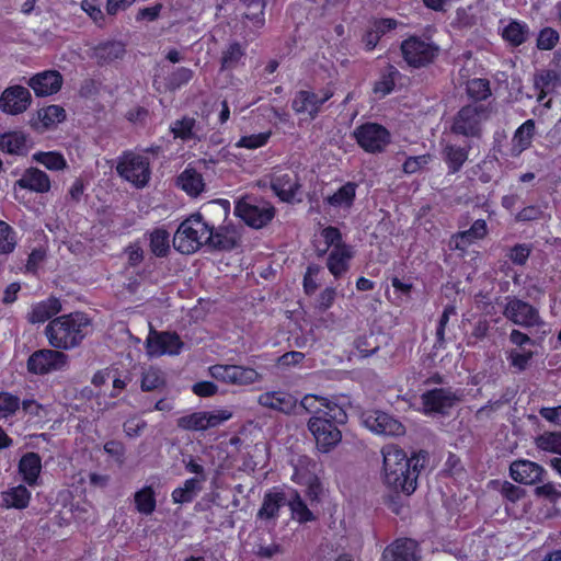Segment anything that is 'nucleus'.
<instances>
[{
  "label": "nucleus",
  "instance_id": "52",
  "mask_svg": "<svg viewBox=\"0 0 561 561\" xmlns=\"http://www.w3.org/2000/svg\"><path fill=\"white\" fill-rule=\"evenodd\" d=\"M20 398L5 391L0 392V420L13 415L20 408Z\"/></svg>",
  "mask_w": 561,
  "mask_h": 561
},
{
  "label": "nucleus",
  "instance_id": "25",
  "mask_svg": "<svg viewBox=\"0 0 561 561\" xmlns=\"http://www.w3.org/2000/svg\"><path fill=\"white\" fill-rule=\"evenodd\" d=\"M16 185L36 193H46L50 190V180L44 171L37 168H28L16 181Z\"/></svg>",
  "mask_w": 561,
  "mask_h": 561
},
{
  "label": "nucleus",
  "instance_id": "63",
  "mask_svg": "<svg viewBox=\"0 0 561 561\" xmlns=\"http://www.w3.org/2000/svg\"><path fill=\"white\" fill-rule=\"evenodd\" d=\"M321 236L323 237L328 248L333 247V249H336L341 248L342 245H347L345 242H343L342 233L336 227L329 226L324 228L321 232Z\"/></svg>",
  "mask_w": 561,
  "mask_h": 561
},
{
  "label": "nucleus",
  "instance_id": "11",
  "mask_svg": "<svg viewBox=\"0 0 561 561\" xmlns=\"http://www.w3.org/2000/svg\"><path fill=\"white\" fill-rule=\"evenodd\" d=\"M68 363V355L49 348L35 351L27 359V370L35 375H45L61 370Z\"/></svg>",
  "mask_w": 561,
  "mask_h": 561
},
{
  "label": "nucleus",
  "instance_id": "32",
  "mask_svg": "<svg viewBox=\"0 0 561 561\" xmlns=\"http://www.w3.org/2000/svg\"><path fill=\"white\" fill-rule=\"evenodd\" d=\"M470 146L459 147L456 145H446L443 149V159L448 165L449 173L460 171L468 160Z\"/></svg>",
  "mask_w": 561,
  "mask_h": 561
},
{
  "label": "nucleus",
  "instance_id": "42",
  "mask_svg": "<svg viewBox=\"0 0 561 561\" xmlns=\"http://www.w3.org/2000/svg\"><path fill=\"white\" fill-rule=\"evenodd\" d=\"M529 35V28L526 24L512 21L503 28L502 36L513 46H519L525 43Z\"/></svg>",
  "mask_w": 561,
  "mask_h": 561
},
{
  "label": "nucleus",
  "instance_id": "33",
  "mask_svg": "<svg viewBox=\"0 0 561 561\" xmlns=\"http://www.w3.org/2000/svg\"><path fill=\"white\" fill-rule=\"evenodd\" d=\"M0 149L10 154H23L27 151V137L22 131H10L0 136Z\"/></svg>",
  "mask_w": 561,
  "mask_h": 561
},
{
  "label": "nucleus",
  "instance_id": "8",
  "mask_svg": "<svg viewBox=\"0 0 561 561\" xmlns=\"http://www.w3.org/2000/svg\"><path fill=\"white\" fill-rule=\"evenodd\" d=\"M354 137L366 152L380 153L390 144V133L377 123H365L354 129Z\"/></svg>",
  "mask_w": 561,
  "mask_h": 561
},
{
  "label": "nucleus",
  "instance_id": "38",
  "mask_svg": "<svg viewBox=\"0 0 561 561\" xmlns=\"http://www.w3.org/2000/svg\"><path fill=\"white\" fill-rule=\"evenodd\" d=\"M201 480L197 478L187 479L183 486L176 488L172 492V500L176 504L190 503L194 500L196 494L201 491Z\"/></svg>",
  "mask_w": 561,
  "mask_h": 561
},
{
  "label": "nucleus",
  "instance_id": "44",
  "mask_svg": "<svg viewBox=\"0 0 561 561\" xmlns=\"http://www.w3.org/2000/svg\"><path fill=\"white\" fill-rule=\"evenodd\" d=\"M33 159L51 171L65 170L68 167L64 156L56 151H39L33 156Z\"/></svg>",
  "mask_w": 561,
  "mask_h": 561
},
{
  "label": "nucleus",
  "instance_id": "45",
  "mask_svg": "<svg viewBox=\"0 0 561 561\" xmlns=\"http://www.w3.org/2000/svg\"><path fill=\"white\" fill-rule=\"evenodd\" d=\"M537 448L561 455V432H545L536 440Z\"/></svg>",
  "mask_w": 561,
  "mask_h": 561
},
{
  "label": "nucleus",
  "instance_id": "29",
  "mask_svg": "<svg viewBox=\"0 0 561 561\" xmlns=\"http://www.w3.org/2000/svg\"><path fill=\"white\" fill-rule=\"evenodd\" d=\"M488 233V226L484 219H477L470 229L458 232L454 236L455 248L465 250L474 240L483 239Z\"/></svg>",
  "mask_w": 561,
  "mask_h": 561
},
{
  "label": "nucleus",
  "instance_id": "40",
  "mask_svg": "<svg viewBox=\"0 0 561 561\" xmlns=\"http://www.w3.org/2000/svg\"><path fill=\"white\" fill-rule=\"evenodd\" d=\"M320 404L323 407L322 414L319 415L320 417L327 419L330 423H333L337 427L340 425H344L347 422L346 412L335 402H332L327 398H321Z\"/></svg>",
  "mask_w": 561,
  "mask_h": 561
},
{
  "label": "nucleus",
  "instance_id": "13",
  "mask_svg": "<svg viewBox=\"0 0 561 561\" xmlns=\"http://www.w3.org/2000/svg\"><path fill=\"white\" fill-rule=\"evenodd\" d=\"M503 314L513 323L524 328L543 324L539 311L530 304L518 298H513L506 304Z\"/></svg>",
  "mask_w": 561,
  "mask_h": 561
},
{
  "label": "nucleus",
  "instance_id": "54",
  "mask_svg": "<svg viewBox=\"0 0 561 561\" xmlns=\"http://www.w3.org/2000/svg\"><path fill=\"white\" fill-rule=\"evenodd\" d=\"M15 233L10 225L0 220V252L9 254L15 248Z\"/></svg>",
  "mask_w": 561,
  "mask_h": 561
},
{
  "label": "nucleus",
  "instance_id": "4",
  "mask_svg": "<svg viewBox=\"0 0 561 561\" xmlns=\"http://www.w3.org/2000/svg\"><path fill=\"white\" fill-rule=\"evenodd\" d=\"M234 215L249 227L261 229L272 221L275 208L262 198L245 195L236 202Z\"/></svg>",
  "mask_w": 561,
  "mask_h": 561
},
{
  "label": "nucleus",
  "instance_id": "62",
  "mask_svg": "<svg viewBox=\"0 0 561 561\" xmlns=\"http://www.w3.org/2000/svg\"><path fill=\"white\" fill-rule=\"evenodd\" d=\"M534 492L536 496L545 499L551 503H556L561 500V491L551 482L536 486Z\"/></svg>",
  "mask_w": 561,
  "mask_h": 561
},
{
  "label": "nucleus",
  "instance_id": "58",
  "mask_svg": "<svg viewBox=\"0 0 561 561\" xmlns=\"http://www.w3.org/2000/svg\"><path fill=\"white\" fill-rule=\"evenodd\" d=\"M204 412L206 431L221 425L224 422L230 420L232 416V413L228 410H215Z\"/></svg>",
  "mask_w": 561,
  "mask_h": 561
},
{
  "label": "nucleus",
  "instance_id": "14",
  "mask_svg": "<svg viewBox=\"0 0 561 561\" xmlns=\"http://www.w3.org/2000/svg\"><path fill=\"white\" fill-rule=\"evenodd\" d=\"M321 95L312 91L300 90L296 93L291 107L297 114L308 113L311 119H314L320 113L321 105L329 101L334 91L327 87L320 91Z\"/></svg>",
  "mask_w": 561,
  "mask_h": 561
},
{
  "label": "nucleus",
  "instance_id": "37",
  "mask_svg": "<svg viewBox=\"0 0 561 561\" xmlns=\"http://www.w3.org/2000/svg\"><path fill=\"white\" fill-rule=\"evenodd\" d=\"M535 121L527 119L516 130L513 137L514 147L513 150L516 151L515 154L520 153L530 147L533 137L535 135Z\"/></svg>",
  "mask_w": 561,
  "mask_h": 561
},
{
  "label": "nucleus",
  "instance_id": "10",
  "mask_svg": "<svg viewBox=\"0 0 561 561\" xmlns=\"http://www.w3.org/2000/svg\"><path fill=\"white\" fill-rule=\"evenodd\" d=\"M308 430L316 439L317 448L321 453H329L342 440L341 430L327 419L313 415L308 421Z\"/></svg>",
  "mask_w": 561,
  "mask_h": 561
},
{
  "label": "nucleus",
  "instance_id": "21",
  "mask_svg": "<svg viewBox=\"0 0 561 561\" xmlns=\"http://www.w3.org/2000/svg\"><path fill=\"white\" fill-rule=\"evenodd\" d=\"M28 85L36 96H48L61 89L62 76L57 70H46L33 76L28 80Z\"/></svg>",
  "mask_w": 561,
  "mask_h": 561
},
{
  "label": "nucleus",
  "instance_id": "41",
  "mask_svg": "<svg viewBox=\"0 0 561 561\" xmlns=\"http://www.w3.org/2000/svg\"><path fill=\"white\" fill-rule=\"evenodd\" d=\"M245 7L243 16L252 22L255 27H262L264 25V10L266 7L265 0H240Z\"/></svg>",
  "mask_w": 561,
  "mask_h": 561
},
{
  "label": "nucleus",
  "instance_id": "24",
  "mask_svg": "<svg viewBox=\"0 0 561 561\" xmlns=\"http://www.w3.org/2000/svg\"><path fill=\"white\" fill-rule=\"evenodd\" d=\"M271 187L283 202H290L300 187L299 179L295 172L275 173Z\"/></svg>",
  "mask_w": 561,
  "mask_h": 561
},
{
  "label": "nucleus",
  "instance_id": "23",
  "mask_svg": "<svg viewBox=\"0 0 561 561\" xmlns=\"http://www.w3.org/2000/svg\"><path fill=\"white\" fill-rule=\"evenodd\" d=\"M126 54L125 44L119 41L103 42L92 48L90 57L99 66L110 65L115 60L123 59Z\"/></svg>",
  "mask_w": 561,
  "mask_h": 561
},
{
  "label": "nucleus",
  "instance_id": "64",
  "mask_svg": "<svg viewBox=\"0 0 561 561\" xmlns=\"http://www.w3.org/2000/svg\"><path fill=\"white\" fill-rule=\"evenodd\" d=\"M500 492L506 500H508L513 503H515L516 501H518L519 499L525 496V493H526L524 489H522L520 486H517L508 481H504L501 484Z\"/></svg>",
  "mask_w": 561,
  "mask_h": 561
},
{
  "label": "nucleus",
  "instance_id": "9",
  "mask_svg": "<svg viewBox=\"0 0 561 561\" xmlns=\"http://www.w3.org/2000/svg\"><path fill=\"white\" fill-rule=\"evenodd\" d=\"M117 173L137 187H144L150 180L149 160L133 152L125 153L116 167Z\"/></svg>",
  "mask_w": 561,
  "mask_h": 561
},
{
  "label": "nucleus",
  "instance_id": "2",
  "mask_svg": "<svg viewBox=\"0 0 561 561\" xmlns=\"http://www.w3.org/2000/svg\"><path fill=\"white\" fill-rule=\"evenodd\" d=\"M91 319L84 312H71L53 319L45 328L49 344L58 350H71L88 335Z\"/></svg>",
  "mask_w": 561,
  "mask_h": 561
},
{
  "label": "nucleus",
  "instance_id": "35",
  "mask_svg": "<svg viewBox=\"0 0 561 561\" xmlns=\"http://www.w3.org/2000/svg\"><path fill=\"white\" fill-rule=\"evenodd\" d=\"M286 503L283 492H270L264 495L261 508L257 512L259 518H274L278 515L279 508Z\"/></svg>",
  "mask_w": 561,
  "mask_h": 561
},
{
  "label": "nucleus",
  "instance_id": "19",
  "mask_svg": "<svg viewBox=\"0 0 561 561\" xmlns=\"http://www.w3.org/2000/svg\"><path fill=\"white\" fill-rule=\"evenodd\" d=\"M32 101L30 91L22 85L7 88L0 96V108L8 114L16 115L27 110Z\"/></svg>",
  "mask_w": 561,
  "mask_h": 561
},
{
  "label": "nucleus",
  "instance_id": "61",
  "mask_svg": "<svg viewBox=\"0 0 561 561\" xmlns=\"http://www.w3.org/2000/svg\"><path fill=\"white\" fill-rule=\"evenodd\" d=\"M530 253H531L530 245L525 244V243H519V244H516L513 248H511L507 256L514 264L525 265Z\"/></svg>",
  "mask_w": 561,
  "mask_h": 561
},
{
  "label": "nucleus",
  "instance_id": "34",
  "mask_svg": "<svg viewBox=\"0 0 561 561\" xmlns=\"http://www.w3.org/2000/svg\"><path fill=\"white\" fill-rule=\"evenodd\" d=\"M2 504L7 508L23 510L27 507L31 493L26 486L20 484L2 492Z\"/></svg>",
  "mask_w": 561,
  "mask_h": 561
},
{
  "label": "nucleus",
  "instance_id": "39",
  "mask_svg": "<svg viewBox=\"0 0 561 561\" xmlns=\"http://www.w3.org/2000/svg\"><path fill=\"white\" fill-rule=\"evenodd\" d=\"M172 133L175 138H181L183 140L198 138L199 127L196 124L195 118L184 116L181 119H178L173 123L171 127Z\"/></svg>",
  "mask_w": 561,
  "mask_h": 561
},
{
  "label": "nucleus",
  "instance_id": "31",
  "mask_svg": "<svg viewBox=\"0 0 561 561\" xmlns=\"http://www.w3.org/2000/svg\"><path fill=\"white\" fill-rule=\"evenodd\" d=\"M560 77L556 70L547 69L534 76V88L539 91L537 101L542 100L551 93L558 85Z\"/></svg>",
  "mask_w": 561,
  "mask_h": 561
},
{
  "label": "nucleus",
  "instance_id": "48",
  "mask_svg": "<svg viewBox=\"0 0 561 561\" xmlns=\"http://www.w3.org/2000/svg\"><path fill=\"white\" fill-rule=\"evenodd\" d=\"M169 233L163 229H156L150 234V250L157 256H165L169 252Z\"/></svg>",
  "mask_w": 561,
  "mask_h": 561
},
{
  "label": "nucleus",
  "instance_id": "7",
  "mask_svg": "<svg viewBox=\"0 0 561 561\" xmlns=\"http://www.w3.org/2000/svg\"><path fill=\"white\" fill-rule=\"evenodd\" d=\"M208 371L214 379L232 386H250L263 378L254 368L240 365L216 364Z\"/></svg>",
  "mask_w": 561,
  "mask_h": 561
},
{
  "label": "nucleus",
  "instance_id": "22",
  "mask_svg": "<svg viewBox=\"0 0 561 561\" xmlns=\"http://www.w3.org/2000/svg\"><path fill=\"white\" fill-rule=\"evenodd\" d=\"M416 548L412 539H397L383 550L381 561H416Z\"/></svg>",
  "mask_w": 561,
  "mask_h": 561
},
{
  "label": "nucleus",
  "instance_id": "28",
  "mask_svg": "<svg viewBox=\"0 0 561 561\" xmlns=\"http://www.w3.org/2000/svg\"><path fill=\"white\" fill-rule=\"evenodd\" d=\"M42 470V459L38 454L30 451L19 461V472L28 485H34Z\"/></svg>",
  "mask_w": 561,
  "mask_h": 561
},
{
  "label": "nucleus",
  "instance_id": "18",
  "mask_svg": "<svg viewBox=\"0 0 561 561\" xmlns=\"http://www.w3.org/2000/svg\"><path fill=\"white\" fill-rule=\"evenodd\" d=\"M257 403L268 410L283 414H299L298 401L289 392L286 391H266L259 396Z\"/></svg>",
  "mask_w": 561,
  "mask_h": 561
},
{
  "label": "nucleus",
  "instance_id": "51",
  "mask_svg": "<svg viewBox=\"0 0 561 561\" xmlns=\"http://www.w3.org/2000/svg\"><path fill=\"white\" fill-rule=\"evenodd\" d=\"M38 118L45 127H49L62 122L66 118V112L59 105H49L38 111Z\"/></svg>",
  "mask_w": 561,
  "mask_h": 561
},
{
  "label": "nucleus",
  "instance_id": "5",
  "mask_svg": "<svg viewBox=\"0 0 561 561\" xmlns=\"http://www.w3.org/2000/svg\"><path fill=\"white\" fill-rule=\"evenodd\" d=\"M488 117L486 106L482 104L466 105L455 115L450 130L453 134L466 138H480L482 136V124Z\"/></svg>",
  "mask_w": 561,
  "mask_h": 561
},
{
  "label": "nucleus",
  "instance_id": "53",
  "mask_svg": "<svg viewBox=\"0 0 561 561\" xmlns=\"http://www.w3.org/2000/svg\"><path fill=\"white\" fill-rule=\"evenodd\" d=\"M399 75V71L393 66H388L387 73H383L374 85V92L380 93L382 96L389 94L394 88V79L396 76Z\"/></svg>",
  "mask_w": 561,
  "mask_h": 561
},
{
  "label": "nucleus",
  "instance_id": "15",
  "mask_svg": "<svg viewBox=\"0 0 561 561\" xmlns=\"http://www.w3.org/2000/svg\"><path fill=\"white\" fill-rule=\"evenodd\" d=\"M362 421L369 431L377 434L399 436L404 433V426L382 411H365L362 413Z\"/></svg>",
  "mask_w": 561,
  "mask_h": 561
},
{
  "label": "nucleus",
  "instance_id": "36",
  "mask_svg": "<svg viewBox=\"0 0 561 561\" xmlns=\"http://www.w3.org/2000/svg\"><path fill=\"white\" fill-rule=\"evenodd\" d=\"M136 510L146 516L151 515L157 507L156 492L151 485H146L134 495Z\"/></svg>",
  "mask_w": 561,
  "mask_h": 561
},
{
  "label": "nucleus",
  "instance_id": "17",
  "mask_svg": "<svg viewBox=\"0 0 561 561\" xmlns=\"http://www.w3.org/2000/svg\"><path fill=\"white\" fill-rule=\"evenodd\" d=\"M209 248L218 251H231L241 242L239 229L233 225L220 226L217 229L209 226V232L206 239Z\"/></svg>",
  "mask_w": 561,
  "mask_h": 561
},
{
  "label": "nucleus",
  "instance_id": "3",
  "mask_svg": "<svg viewBox=\"0 0 561 561\" xmlns=\"http://www.w3.org/2000/svg\"><path fill=\"white\" fill-rule=\"evenodd\" d=\"M209 225L202 214L195 213L186 218L178 228L173 237V247L183 254H192L206 245Z\"/></svg>",
  "mask_w": 561,
  "mask_h": 561
},
{
  "label": "nucleus",
  "instance_id": "12",
  "mask_svg": "<svg viewBox=\"0 0 561 561\" xmlns=\"http://www.w3.org/2000/svg\"><path fill=\"white\" fill-rule=\"evenodd\" d=\"M183 346L184 343L175 332L151 330L146 340L147 353L150 356L179 355Z\"/></svg>",
  "mask_w": 561,
  "mask_h": 561
},
{
  "label": "nucleus",
  "instance_id": "26",
  "mask_svg": "<svg viewBox=\"0 0 561 561\" xmlns=\"http://www.w3.org/2000/svg\"><path fill=\"white\" fill-rule=\"evenodd\" d=\"M353 254L351 245H342L341 248L332 249L328 256L327 266L335 278L341 277L348 271Z\"/></svg>",
  "mask_w": 561,
  "mask_h": 561
},
{
  "label": "nucleus",
  "instance_id": "56",
  "mask_svg": "<svg viewBox=\"0 0 561 561\" xmlns=\"http://www.w3.org/2000/svg\"><path fill=\"white\" fill-rule=\"evenodd\" d=\"M322 397L306 394L300 402H298L297 411L299 414L300 411H305L307 413H312L313 415H321L323 411V407L320 404V399Z\"/></svg>",
  "mask_w": 561,
  "mask_h": 561
},
{
  "label": "nucleus",
  "instance_id": "6",
  "mask_svg": "<svg viewBox=\"0 0 561 561\" xmlns=\"http://www.w3.org/2000/svg\"><path fill=\"white\" fill-rule=\"evenodd\" d=\"M404 61L413 68L432 64L439 54V46L428 37L410 36L400 46Z\"/></svg>",
  "mask_w": 561,
  "mask_h": 561
},
{
  "label": "nucleus",
  "instance_id": "59",
  "mask_svg": "<svg viewBox=\"0 0 561 561\" xmlns=\"http://www.w3.org/2000/svg\"><path fill=\"white\" fill-rule=\"evenodd\" d=\"M193 78V71L185 67H180L173 71L168 79V87L172 90L179 89Z\"/></svg>",
  "mask_w": 561,
  "mask_h": 561
},
{
  "label": "nucleus",
  "instance_id": "50",
  "mask_svg": "<svg viewBox=\"0 0 561 561\" xmlns=\"http://www.w3.org/2000/svg\"><path fill=\"white\" fill-rule=\"evenodd\" d=\"M455 314H456V307L454 305H447L444 308V311L438 320V325H437L436 333H435L436 341L434 344V348L439 350V348L445 347V342H446L445 329L449 322L450 316H455Z\"/></svg>",
  "mask_w": 561,
  "mask_h": 561
},
{
  "label": "nucleus",
  "instance_id": "16",
  "mask_svg": "<svg viewBox=\"0 0 561 561\" xmlns=\"http://www.w3.org/2000/svg\"><path fill=\"white\" fill-rule=\"evenodd\" d=\"M426 413L446 414L460 398L449 388H436L421 397Z\"/></svg>",
  "mask_w": 561,
  "mask_h": 561
},
{
  "label": "nucleus",
  "instance_id": "55",
  "mask_svg": "<svg viewBox=\"0 0 561 561\" xmlns=\"http://www.w3.org/2000/svg\"><path fill=\"white\" fill-rule=\"evenodd\" d=\"M559 42V33L552 27H545L537 37V47L540 50H550Z\"/></svg>",
  "mask_w": 561,
  "mask_h": 561
},
{
  "label": "nucleus",
  "instance_id": "60",
  "mask_svg": "<svg viewBox=\"0 0 561 561\" xmlns=\"http://www.w3.org/2000/svg\"><path fill=\"white\" fill-rule=\"evenodd\" d=\"M270 136H271L270 131L254 134V135H250V136H243L240 138L237 146L242 147V148H248V149H256V148L264 146L267 142Z\"/></svg>",
  "mask_w": 561,
  "mask_h": 561
},
{
  "label": "nucleus",
  "instance_id": "27",
  "mask_svg": "<svg viewBox=\"0 0 561 561\" xmlns=\"http://www.w3.org/2000/svg\"><path fill=\"white\" fill-rule=\"evenodd\" d=\"M61 310L59 299L50 297L47 300L41 301L32 307L31 312L27 314L28 322L43 323L56 316Z\"/></svg>",
  "mask_w": 561,
  "mask_h": 561
},
{
  "label": "nucleus",
  "instance_id": "46",
  "mask_svg": "<svg viewBox=\"0 0 561 561\" xmlns=\"http://www.w3.org/2000/svg\"><path fill=\"white\" fill-rule=\"evenodd\" d=\"M164 376L160 369L150 367L142 373L140 385L142 391H153L160 389L164 386Z\"/></svg>",
  "mask_w": 561,
  "mask_h": 561
},
{
  "label": "nucleus",
  "instance_id": "57",
  "mask_svg": "<svg viewBox=\"0 0 561 561\" xmlns=\"http://www.w3.org/2000/svg\"><path fill=\"white\" fill-rule=\"evenodd\" d=\"M243 56L242 48L239 43H232L224 53L221 64L224 68H233Z\"/></svg>",
  "mask_w": 561,
  "mask_h": 561
},
{
  "label": "nucleus",
  "instance_id": "1",
  "mask_svg": "<svg viewBox=\"0 0 561 561\" xmlns=\"http://www.w3.org/2000/svg\"><path fill=\"white\" fill-rule=\"evenodd\" d=\"M383 458V483L394 493L411 495L417 486V478L424 467L426 453L412 457L396 445H386L381 449Z\"/></svg>",
  "mask_w": 561,
  "mask_h": 561
},
{
  "label": "nucleus",
  "instance_id": "47",
  "mask_svg": "<svg viewBox=\"0 0 561 561\" xmlns=\"http://www.w3.org/2000/svg\"><path fill=\"white\" fill-rule=\"evenodd\" d=\"M467 93L476 101L486 100L491 95L490 82L486 79L476 78L467 83Z\"/></svg>",
  "mask_w": 561,
  "mask_h": 561
},
{
  "label": "nucleus",
  "instance_id": "49",
  "mask_svg": "<svg viewBox=\"0 0 561 561\" xmlns=\"http://www.w3.org/2000/svg\"><path fill=\"white\" fill-rule=\"evenodd\" d=\"M178 426L185 431L204 432L205 426V412H194L188 415L178 419Z\"/></svg>",
  "mask_w": 561,
  "mask_h": 561
},
{
  "label": "nucleus",
  "instance_id": "43",
  "mask_svg": "<svg viewBox=\"0 0 561 561\" xmlns=\"http://www.w3.org/2000/svg\"><path fill=\"white\" fill-rule=\"evenodd\" d=\"M356 184L347 182L341 186L333 195L327 198L328 204L334 207L347 206L350 207L355 198Z\"/></svg>",
  "mask_w": 561,
  "mask_h": 561
},
{
  "label": "nucleus",
  "instance_id": "30",
  "mask_svg": "<svg viewBox=\"0 0 561 561\" xmlns=\"http://www.w3.org/2000/svg\"><path fill=\"white\" fill-rule=\"evenodd\" d=\"M176 184L190 196H198L205 187L201 173L195 169H185L176 179Z\"/></svg>",
  "mask_w": 561,
  "mask_h": 561
},
{
  "label": "nucleus",
  "instance_id": "20",
  "mask_svg": "<svg viewBox=\"0 0 561 561\" xmlns=\"http://www.w3.org/2000/svg\"><path fill=\"white\" fill-rule=\"evenodd\" d=\"M545 469L530 460L518 459L511 463V478L522 484H536L542 481Z\"/></svg>",
  "mask_w": 561,
  "mask_h": 561
}]
</instances>
